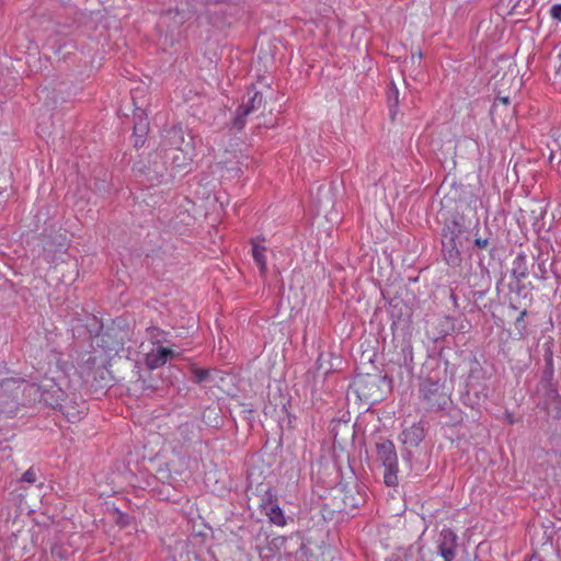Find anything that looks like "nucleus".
Segmentation results:
<instances>
[{"mask_svg": "<svg viewBox=\"0 0 561 561\" xmlns=\"http://www.w3.org/2000/svg\"><path fill=\"white\" fill-rule=\"evenodd\" d=\"M420 393L422 399L431 407L440 405L445 402L443 385L439 381L424 380L420 386Z\"/></svg>", "mask_w": 561, "mask_h": 561, "instance_id": "39448f33", "label": "nucleus"}, {"mask_svg": "<svg viewBox=\"0 0 561 561\" xmlns=\"http://www.w3.org/2000/svg\"><path fill=\"white\" fill-rule=\"evenodd\" d=\"M501 101L504 103V104H508L510 103V100L508 98H502Z\"/></svg>", "mask_w": 561, "mask_h": 561, "instance_id": "412c9836", "label": "nucleus"}, {"mask_svg": "<svg viewBox=\"0 0 561 561\" xmlns=\"http://www.w3.org/2000/svg\"><path fill=\"white\" fill-rule=\"evenodd\" d=\"M388 99H389V102L391 103V106H393V107L398 106L399 90L397 89V87L394 84H392V87L389 90Z\"/></svg>", "mask_w": 561, "mask_h": 561, "instance_id": "4468645a", "label": "nucleus"}, {"mask_svg": "<svg viewBox=\"0 0 561 561\" xmlns=\"http://www.w3.org/2000/svg\"><path fill=\"white\" fill-rule=\"evenodd\" d=\"M172 356V350L160 346L156 352H150L147 354L146 365L149 369H156L163 366Z\"/></svg>", "mask_w": 561, "mask_h": 561, "instance_id": "6e6552de", "label": "nucleus"}, {"mask_svg": "<svg viewBox=\"0 0 561 561\" xmlns=\"http://www.w3.org/2000/svg\"><path fill=\"white\" fill-rule=\"evenodd\" d=\"M260 507L272 524L279 527H284L286 525V518L278 504V497L271 490H268L261 500Z\"/></svg>", "mask_w": 561, "mask_h": 561, "instance_id": "7ed1b4c3", "label": "nucleus"}, {"mask_svg": "<svg viewBox=\"0 0 561 561\" xmlns=\"http://www.w3.org/2000/svg\"><path fill=\"white\" fill-rule=\"evenodd\" d=\"M287 538L284 536H274L268 540L265 547H257L256 550L262 559H272L286 545Z\"/></svg>", "mask_w": 561, "mask_h": 561, "instance_id": "0eeeda50", "label": "nucleus"}, {"mask_svg": "<svg viewBox=\"0 0 561 561\" xmlns=\"http://www.w3.org/2000/svg\"><path fill=\"white\" fill-rule=\"evenodd\" d=\"M415 56H417L419 58L422 57V53L419 50L417 53H415Z\"/></svg>", "mask_w": 561, "mask_h": 561, "instance_id": "4be33fe9", "label": "nucleus"}, {"mask_svg": "<svg viewBox=\"0 0 561 561\" xmlns=\"http://www.w3.org/2000/svg\"><path fill=\"white\" fill-rule=\"evenodd\" d=\"M18 383L14 379H3L0 381V401L5 403L7 400L4 399V392L12 389L13 386ZM3 411L2 407L0 405V413Z\"/></svg>", "mask_w": 561, "mask_h": 561, "instance_id": "ddd939ff", "label": "nucleus"}, {"mask_svg": "<svg viewBox=\"0 0 561 561\" xmlns=\"http://www.w3.org/2000/svg\"><path fill=\"white\" fill-rule=\"evenodd\" d=\"M459 261V251H456L455 254L449 253V257L447 259L448 264L456 265Z\"/></svg>", "mask_w": 561, "mask_h": 561, "instance_id": "6ab92c4d", "label": "nucleus"}, {"mask_svg": "<svg viewBox=\"0 0 561 561\" xmlns=\"http://www.w3.org/2000/svg\"><path fill=\"white\" fill-rule=\"evenodd\" d=\"M443 540L438 545V551L444 561H453L456 549V536L449 530L445 529L442 531Z\"/></svg>", "mask_w": 561, "mask_h": 561, "instance_id": "423d86ee", "label": "nucleus"}, {"mask_svg": "<svg viewBox=\"0 0 561 561\" xmlns=\"http://www.w3.org/2000/svg\"><path fill=\"white\" fill-rule=\"evenodd\" d=\"M150 158L152 160V171L157 175H162L164 171V163L158 152H153L150 154ZM144 173H150L151 167L150 165H144V168L139 169Z\"/></svg>", "mask_w": 561, "mask_h": 561, "instance_id": "f8f14e48", "label": "nucleus"}, {"mask_svg": "<svg viewBox=\"0 0 561 561\" xmlns=\"http://www.w3.org/2000/svg\"><path fill=\"white\" fill-rule=\"evenodd\" d=\"M28 546V534L26 531L19 530L12 533L4 545V552L8 559L23 558L27 551Z\"/></svg>", "mask_w": 561, "mask_h": 561, "instance_id": "20e7f679", "label": "nucleus"}, {"mask_svg": "<svg viewBox=\"0 0 561 561\" xmlns=\"http://www.w3.org/2000/svg\"><path fill=\"white\" fill-rule=\"evenodd\" d=\"M194 377L197 382H202L208 377V370L206 369H194Z\"/></svg>", "mask_w": 561, "mask_h": 561, "instance_id": "f3484780", "label": "nucleus"}, {"mask_svg": "<svg viewBox=\"0 0 561 561\" xmlns=\"http://www.w3.org/2000/svg\"><path fill=\"white\" fill-rule=\"evenodd\" d=\"M550 15L553 20L561 23V4H554L550 9Z\"/></svg>", "mask_w": 561, "mask_h": 561, "instance_id": "dca6fc26", "label": "nucleus"}, {"mask_svg": "<svg viewBox=\"0 0 561 561\" xmlns=\"http://www.w3.org/2000/svg\"><path fill=\"white\" fill-rule=\"evenodd\" d=\"M22 481L27 483H34L36 481V472L33 468L27 469L23 476Z\"/></svg>", "mask_w": 561, "mask_h": 561, "instance_id": "2eb2a0df", "label": "nucleus"}, {"mask_svg": "<svg viewBox=\"0 0 561 561\" xmlns=\"http://www.w3.org/2000/svg\"><path fill=\"white\" fill-rule=\"evenodd\" d=\"M526 313H527V312H526L525 310H524V311H522V312H520V314H519V317L517 318V321H523V319H524V317L526 316Z\"/></svg>", "mask_w": 561, "mask_h": 561, "instance_id": "aec40b11", "label": "nucleus"}, {"mask_svg": "<svg viewBox=\"0 0 561 561\" xmlns=\"http://www.w3.org/2000/svg\"><path fill=\"white\" fill-rule=\"evenodd\" d=\"M474 245L479 249H485L489 245V239L476 238Z\"/></svg>", "mask_w": 561, "mask_h": 561, "instance_id": "a211bd4d", "label": "nucleus"}, {"mask_svg": "<svg viewBox=\"0 0 561 561\" xmlns=\"http://www.w3.org/2000/svg\"><path fill=\"white\" fill-rule=\"evenodd\" d=\"M376 458L385 468L383 481L388 486L398 484V456L391 440L383 439L376 444Z\"/></svg>", "mask_w": 561, "mask_h": 561, "instance_id": "f257e3e1", "label": "nucleus"}, {"mask_svg": "<svg viewBox=\"0 0 561 561\" xmlns=\"http://www.w3.org/2000/svg\"><path fill=\"white\" fill-rule=\"evenodd\" d=\"M266 248L256 242H252V256L259 267L261 276L265 277L267 274V262H266Z\"/></svg>", "mask_w": 561, "mask_h": 561, "instance_id": "9b49d317", "label": "nucleus"}, {"mask_svg": "<svg viewBox=\"0 0 561 561\" xmlns=\"http://www.w3.org/2000/svg\"><path fill=\"white\" fill-rule=\"evenodd\" d=\"M424 439V428L421 424H412L402 432V443L412 447H416Z\"/></svg>", "mask_w": 561, "mask_h": 561, "instance_id": "9d476101", "label": "nucleus"}, {"mask_svg": "<svg viewBox=\"0 0 561 561\" xmlns=\"http://www.w3.org/2000/svg\"><path fill=\"white\" fill-rule=\"evenodd\" d=\"M263 102V95L260 92H255L250 100V103L238 108V115L234 121L237 127L244 125L243 118L247 117L252 111L259 108Z\"/></svg>", "mask_w": 561, "mask_h": 561, "instance_id": "1a4fd4ad", "label": "nucleus"}, {"mask_svg": "<svg viewBox=\"0 0 561 561\" xmlns=\"http://www.w3.org/2000/svg\"><path fill=\"white\" fill-rule=\"evenodd\" d=\"M380 378L375 375H357L352 383L353 390L359 400L375 403L382 399Z\"/></svg>", "mask_w": 561, "mask_h": 561, "instance_id": "f03ea898", "label": "nucleus"}]
</instances>
